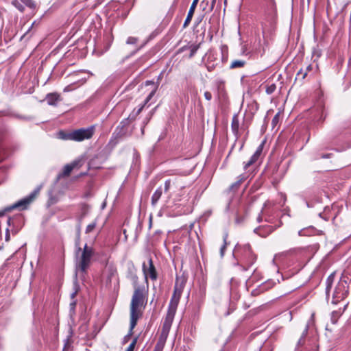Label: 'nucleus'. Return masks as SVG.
Masks as SVG:
<instances>
[{
    "label": "nucleus",
    "instance_id": "ddd939ff",
    "mask_svg": "<svg viewBox=\"0 0 351 351\" xmlns=\"http://www.w3.org/2000/svg\"><path fill=\"white\" fill-rule=\"evenodd\" d=\"M261 3L265 7L267 11L271 14L276 10L275 0H260Z\"/></svg>",
    "mask_w": 351,
    "mask_h": 351
},
{
    "label": "nucleus",
    "instance_id": "c9c22d12",
    "mask_svg": "<svg viewBox=\"0 0 351 351\" xmlns=\"http://www.w3.org/2000/svg\"><path fill=\"white\" fill-rule=\"evenodd\" d=\"M204 97L206 100L210 101L212 99V94L209 91H206L204 93Z\"/></svg>",
    "mask_w": 351,
    "mask_h": 351
},
{
    "label": "nucleus",
    "instance_id": "f3484780",
    "mask_svg": "<svg viewBox=\"0 0 351 351\" xmlns=\"http://www.w3.org/2000/svg\"><path fill=\"white\" fill-rule=\"evenodd\" d=\"M246 64L245 60H234L231 62L230 66V69H238L243 68Z\"/></svg>",
    "mask_w": 351,
    "mask_h": 351
},
{
    "label": "nucleus",
    "instance_id": "a211bd4d",
    "mask_svg": "<svg viewBox=\"0 0 351 351\" xmlns=\"http://www.w3.org/2000/svg\"><path fill=\"white\" fill-rule=\"evenodd\" d=\"M262 150H263V146L260 145L258 147V149H256V151L255 152V153L253 154V156L251 157L250 160H251L253 163H254L259 158V156L262 152Z\"/></svg>",
    "mask_w": 351,
    "mask_h": 351
},
{
    "label": "nucleus",
    "instance_id": "aec40b11",
    "mask_svg": "<svg viewBox=\"0 0 351 351\" xmlns=\"http://www.w3.org/2000/svg\"><path fill=\"white\" fill-rule=\"evenodd\" d=\"M128 123V121L127 119L124 120V121H121L120 125L118 126L117 130H118L119 128H121V130L118 134L119 136H123L125 134L126 130H125L124 128L127 125Z\"/></svg>",
    "mask_w": 351,
    "mask_h": 351
},
{
    "label": "nucleus",
    "instance_id": "a19ab883",
    "mask_svg": "<svg viewBox=\"0 0 351 351\" xmlns=\"http://www.w3.org/2000/svg\"><path fill=\"white\" fill-rule=\"evenodd\" d=\"M69 346H70V345H69V342H67V343L64 345V348H63L62 351H68V350H69Z\"/></svg>",
    "mask_w": 351,
    "mask_h": 351
},
{
    "label": "nucleus",
    "instance_id": "c03bdc74",
    "mask_svg": "<svg viewBox=\"0 0 351 351\" xmlns=\"http://www.w3.org/2000/svg\"><path fill=\"white\" fill-rule=\"evenodd\" d=\"M152 217H150V218H149V228H151V227H152Z\"/></svg>",
    "mask_w": 351,
    "mask_h": 351
},
{
    "label": "nucleus",
    "instance_id": "9d476101",
    "mask_svg": "<svg viewBox=\"0 0 351 351\" xmlns=\"http://www.w3.org/2000/svg\"><path fill=\"white\" fill-rule=\"evenodd\" d=\"M79 164H80V161L78 160H75V161H73L70 164H67L66 165L64 168H63V170H62V172L60 173L58 175V177L57 178L59 180L61 178H64V177H67L69 176L71 171L76 167H78L79 166Z\"/></svg>",
    "mask_w": 351,
    "mask_h": 351
},
{
    "label": "nucleus",
    "instance_id": "58836bf2",
    "mask_svg": "<svg viewBox=\"0 0 351 351\" xmlns=\"http://www.w3.org/2000/svg\"><path fill=\"white\" fill-rule=\"evenodd\" d=\"M254 163L251 161V160H249L248 162H245V165H244V169H247L249 167H250L252 165H253Z\"/></svg>",
    "mask_w": 351,
    "mask_h": 351
},
{
    "label": "nucleus",
    "instance_id": "49530a36",
    "mask_svg": "<svg viewBox=\"0 0 351 351\" xmlns=\"http://www.w3.org/2000/svg\"><path fill=\"white\" fill-rule=\"evenodd\" d=\"M150 119V117L146 119V121L144 122L145 125L147 124Z\"/></svg>",
    "mask_w": 351,
    "mask_h": 351
},
{
    "label": "nucleus",
    "instance_id": "393cba45",
    "mask_svg": "<svg viewBox=\"0 0 351 351\" xmlns=\"http://www.w3.org/2000/svg\"><path fill=\"white\" fill-rule=\"evenodd\" d=\"M96 226H97V221H93L91 223L88 224L86 226L85 232L86 234L91 232L95 228Z\"/></svg>",
    "mask_w": 351,
    "mask_h": 351
},
{
    "label": "nucleus",
    "instance_id": "ea45409f",
    "mask_svg": "<svg viewBox=\"0 0 351 351\" xmlns=\"http://www.w3.org/2000/svg\"><path fill=\"white\" fill-rule=\"evenodd\" d=\"M313 69V66L311 64H309L308 66H306V68L304 69V71H306V75L308 74V73L309 71H311V70Z\"/></svg>",
    "mask_w": 351,
    "mask_h": 351
},
{
    "label": "nucleus",
    "instance_id": "a18cd8bd",
    "mask_svg": "<svg viewBox=\"0 0 351 351\" xmlns=\"http://www.w3.org/2000/svg\"><path fill=\"white\" fill-rule=\"evenodd\" d=\"M303 232H304V230H300V231L299 232V235H300V236H303V235H304V234L303 233Z\"/></svg>",
    "mask_w": 351,
    "mask_h": 351
},
{
    "label": "nucleus",
    "instance_id": "473e14b6",
    "mask_svg": "<svg viewBox=\"0 0 351 351\" xmlns=\"http://www.w3.org/2000/svg\"><path fill=\"white\" fill-rule=\"evenodd\" d=\"M197 49H198V46H197V45L191 47V53H190V56H189L191 58L193 57L195 55V53H196Z\"/></svg>",
    "mask_w": 351,
    "mask_h": 351
},
{
    "label": "nucleus",
    "instance_id": "c85d7f7f",
    "mask_svg": "<svg viewBox=\"0 0 351 351\" xmlns=\"http://www.w3.org/2000/svg\"><path fill=\"white\" fill-rule=\"evenodd\" d=\"M136 342H137V338H134L132 341L131 342V343L129 345V346L127 348L126 350L125 351H134V348H135V346L136 344Z\"/></svg>",
    "mask_w": 351,
    "mask_h": 351
},
{
    "label": "nucleus",
    "instance_id": "9b49d317",
    "mask_svg": "<svg viewBox=\"0 0 351 351\" xmlns=\"http://www.w3.org/2000/svg\"><path fill=\"white\" fill-rule=\"evenodd\" d=\"M198 1H199V0H193V3L190 7V9L189 10L187 16L184 23V25H183L184 28H186L189 25V23L193 18V16L194 14L195 10V8L197 6Z\"/></svg>",
    "mask_w": 351,
    "mask_h": 351
},
{
    "label": "nucleus",
    "instance_id": "1a4fd4ad",
    "mask_svg": "<svg viewBox=\"0 0 351 351\" xmlns=\"http://www.w3.org/2000/svg\"><path fill=\"white\" fill-rule=\"evenodd\" d=\"M143 271L146 280L148 277H149L152 280H156L157 279V272L152 258L149 259L147 265L145 263L143 264Z\"/></svg>",
    "mask_w": 351,
    "mask_h": 351
},
{
    "label": "nucleus",
    "instance_id": "39448f33",
    "mask_svg": "<svg viewBox=\"0 0 351 351\" xmlns=\"http://www.w3.org/2000/svg\"><path fill=\"white\" fill-rule=\"evenodd\" d=\"M176 312V311L168 309L167 315L164 319L161 335L158 341L157 342L160 343L161 341H162L163 347L165 346V343L170 330L173 320L174 319Z\"/></svg>",
    "mask_w": 351,
    "mask_h": 351
},
{
    "label": "nucleus",
    "instance_id": "bb28decb",
    "mask_svg": "<svg viewBox=\"0 0 351 351\" xmlns=\"http://www.w3.org/2000/svg\"><path fill=\"white\" fill-rule=\"evenodd\" d=\"M23 5L30 8H35V3L32 0H20Z\"/></svg>",
    "mask_w": 351,
    "mask_h": 351
},
{
    "label": "nucleus",
    "instance_id": "6e6552de",
    "mask_svg": "<svg viewBox=\"0 0 351 351\" xmlns=\"http://www.w3.org/2000/svg\"><path fill=\"white\" fill-rule=\"evenodd\" d=\"M346 285V282H339L336 286L332 294V302L333 304H337L339 301L343 300L346 297L348 290Z\"/></svg>",
    "mask_w": 351,
    "mask_h": 351
},
{
    "label": "nucleus",
    "instance_id": "864d4df0",
    "mask_svg": "<svg viewBox=\"0 0 351 351\" xmlns=\"http://www.w3.org/2000/svg\"><path fill=\"white\" fill-rule=\"evenodd\" d=\"M270 351H271V350H270Z\"/></svg>",
    "mask_w": 351,
    "mask_h": 351
},
{
    "label": "nucleus",
    "instance_id": "4c0bfd02",
    "mask_svg": "<svg viewBox=\"0 0 351 351\" xmlns=\"http://www.w3.org/2000/svg\"><path fill=\"white\" fill-rule=\"evenodd\" d=\"M307 331H308V326L306 327V328H305V330H304V332H303V334L302 335V337L300 338V339L298 341V343H300V344L302 343V339L303 338H304V337L306 336V335L307 333Z\"/></svg>",
    "mask_w": 351,
    "mask_h": 351
},
{
    "label": "nucleus",
    "instance_id": "8fccbe9b",
    "mask_svg": "<svg viewBox=\"0 0 351 351\" xmlns=\"http://www.w3.org/2000/svg\"><path fill=\"white\" fill-rule=\"evenodd\" d=\"M146 84H152V82H149V81H147Z\"/></svg>",
    "mask_w": 351,
    "mask_h": 351
},
{
    "label": "nucleus",
    "instance_id": "f257e3e1",
    "mask_svg": "<svg viewBox=\"0 0 351 351\" xmlns=\"http://www.w3.org/2000/svg\"><path fill=\"white\" fill-rule=\"evenodd\" d=\"M132 285L134 287V293L132 297L130 311V335L132 334V330L136 326L138 319L142 316V307L145 303V288L144 285H140L138 282V278L134 277Z\"/></svg>",
    "mask_w": 351,
    "mask_h": 351
},
{
    "label": "nucleus",
    "instance_id": "f8f14e48",
    "mask_svg": "<svg viewBox=\"0 0 351 351\" xmlns=\"http://www.w3.org/2000/svg\"><path fill=\"white\" fill-rule=\"evenodd\" d=\"M45 99L49 105L56 106L58 102L62 100V98L59 94L53 93L47 94Z\"/></svg>",
    "mask_w": 351,
    "mask_h": 351
},
{
    "label": "nucleus",
    "instance_id": "a878e982",
    "mask_svg": "<svg viewBox=\"0 0 351 351\" xmlns=\"http://www.w3.org/2000/svg\"><path fill=\"white\" fill-rule=\"evenodd\" d=\"M71 134V132H64L60 131L58 134L59 137L63 140H71L70 135Z\"/></svg>",
    "mask_w": 351,
    "mask_h": 351
},
{
    "label": "nucleus",
    "instance_id": "37998d69",
    "mask_svg": "<svg viewBox=\"0 0 351 351\" xmlns=\"http://www.w3.org/2000/svg\"><path fill=\"white\" fill-rule=\"evenodd\" d=\"M330 156V154L322 155V158H329Z\"/></svg>",
    "mask_w": 351,
    "mask_h": 351
},
{
    "label": "nucleus",
    "instance_id": "2f4dec72",
    "mask_svg": "<svg viewBox=\"0 0 351 351\" xmlns=\"http://www.w3.org/2000/svg\"><path fill=\"white\" fill-rule=\"evenodd\" d=\"M162 350H163V344H162V341H161L160 343H156L153 351H162Z\"/></svg>",
    "mask_w": 351,
    "mask_h": 351
},
{
    "label": "nucleus",
    "instance_id": "de8ad7c7",
    "mask_svg": "<svg viewBox=\"0 0 351 351\" xmlns=\"http://www.w3.org/2000/svg\"><path fill=\"white\" fill-rule=\"evenodd\" d=\"M258 219V221L259 222H260V221H261V220H262V219H261V217L260 216L258 217V219Z\"/></svg>",
    "mask_w": 351,
    "mask_h": 351
},
{
    "label": "nucleus",
    "instance_id": "09e8293b",
    "mask_svg": "<svg viewBox=\"0 0 351 351\" xmlns=\"http://www.w3.org/2000/svg\"><path fill=\"white\" fill-rule=\"evenodd\" d=\"M75 294H76V293H72L71 297H72V298H74V297H75Z\"/></svg>",
    "mask_w": 351,
    "mask_h": 351
},
{
    "label": "nucleus",
    "instance_id": "5701e85b",
    "mask_svg": "<svg viewBox=\"0 0 351 351\" xmlns=\"http://www.w3.org/2000/svg\"><path fill=\"white\" fill-rule=\"evenodd\" d=\"M12 5L21 12H23L25 9L23 3L20 0H14Z\"/></svg>",
    "mask_w": 351,
    "mask_h": 351
},
{
    "label": "nucleus",
    "instance_id": "f704fd0d",
    "mask_svg": "<svg viewBox=\"0 0 351 351\" xmlns=\"http://www.w3.org/2000/svg\"><path fill=\"white\" fill-rule=\"evenodd\" d=\"M137 41V39L134 37H129L127 40L128 44H134Z\"/></svg>",
    "mask_w": 351,
    "mask_h": 351
},
{
    "label": "nucleus",
    "instance_id": "f03ea898",
    "mask_svg": "<svg viewBox=\"0 0 351 351\" xmlns=\"http://www.w3.org/2000/svg\"><path fill=\"white\" fill-rule=\"evenodd\" d=\"M80 233H77L75 241V272L81 278H84L87 274L88 269L91 265L92 258L94 255V250L86 243L84 247H80Z\"/></svg>",
    "mask_w": 351,
    "mask_h": 351
},
{
    "label": "nucleus",
    "instance_id": "0eeeda50",
    "mask_svg": "<svg viewBox=\"0 0 351 351\" xmlns=\"http://www.w3.org/2000/svg\"><path fill=\"white\" fill-rule=\"evenodd\" d=\"M184 284L183 280L180 282L178 279L176 280L173 293L169 302L168 309L176 311L183 291Z\"/></svg>",
    "mask_w": 351,
    "mask_h": 351
},
{
    "label": "nucleus",
    "instance_id": "20e7f679",
    "mask_svg": "<svg viewBox=\"0 0 351 351\" xmlns=\"http://www.w3.org/2000/svg\"><path fill=\"white\" fill-rule=\"evenodd\" d=\"M234 253L241 256V261L245 263L247 267L251 266L256 260V256L253 254L249 244L237 245L234 248Z\"/></svg>",
    "mask_w": 351,
    "mask_h": 351
},
{
    "label": "nucleus",
    "instance_id": "b1692460",
    "mask_svg": "<svg viewBox=\"0 0 351 351\" xmlns=\"http://www.w3.org/2000/svg\"><path fill=\"white\" fill-rule=\"evenodd\" d=\"M333 278H334V275L333 274H331L328 278H327V280H326V293H328L331 287H332V280H333Z\"/></svg>",
    "mask_w": 351,
    "mask_h": 351
},
{
    "label": "nucleus",
    "instance_id": "4be33fe9",
    "mask_svg": "<svg viewBox=\"0 0 351 351\" xmlns=\"http://www.w3.org/2000/svg\"><path fill=\"white\" fill-rule=\"evenodd\" d=\"M244 178L241 176L239 177V180L233 183L228 189V191H236L237 190V189L239 187V186L241 185V182L243 181Z\"/></svg>",
    "mask_w": 351,
    "mask_h": 351
},
{
    "label": "nucleus",
    "instance_id": "cd10ccee",
    "mask_svg": "<svg viewBox=\"0 0 351 351\" xmlns=\"http://www.w3.org/2000/svg\"><path fill=\"white\" fill-rule=\"evenodd\" d=\"M306 77V71H304L302 69H301L297 73V78H299L301 80H304Z\"/></svg>",
    "mask_w": 351,
    "mask_h": 351
},
{
    "label": "nucleus",
    "instance_id": "e433bc0d",
    "mask_svg": "<svg viewBox=\"0 0 351 351\" xmlns=\"http://www.w3.org/2000/svg\"><path fill=\"white\" fill-rule=\"evenodd\" d=\"M170 186H171V180H166V182L165 183V192L168 191V190L170 188Z\"/></svg>",
    "mask_w": 351,
    "mask_h": 351
},
{
    "label": "nucleus",
    "instance_id": "603ef678",
    "mask_svg": "<svg viewBox=\"0 0 351 351\" xmlns=\"http://www.w3.org/2000/svg\"><path fill=\"white\" fill-rule=\"evenodd\" d=\"M143 132H144V128H142V133H143Z\"/></svg>",
    "mask_w": 351,
    "mask_h": 351
},
{
    "label": "nucleus",
    "instance_id": "423d86ee",
    "mask_svg": "<svg viewBox=\"0 0 351 351\" xmlns=\"http://www.w3.org/2000/svg\"><path fill=\"white\" fill-rule=\"evenodd\" d=\"M94 131L95 128L93 126L73 130L70 135L71 141L80 142L90 139L93 136Z\"/></svg>",
    "mask_w": 351,
    "mask_h": 351
},
{
    "label": "nucleus",
    "instance_id": "79ce46f5",
    "mask_svg": "<svg viewBox=\"0 0 351 351\" xmlns=\"http://www.w3.org/2000/svg\"><path fill=\"white\" fill-rule=\"evenodd\" d=\"M69 90H70L69 86H67L66 87L64 88V91L66 92V91H69Z\"/></svg>",
    "mask_w": 351,
    "mask_h": 351
},
{
    "label": "nucleus",
    "instance_id": "412c9836",
    "mask_svg": "<svg viewBox=\"0 0 351 351\" xmlns=\"http://www.w3.org/2000/svg\"><path fill=\"white\" fill-rule=\"evenodd\" d=\"M276 89V85L274 83H268L265 86V91L267 94H272Z\"/></svg>",
    "mask_w": 351,
    "mask_h": 351
},
{
    "label": "nucleus",
    "instance_id": "2eb2a0df",
    "mask_svg": "<svg viewBox=\"0 0 351 351\" xmlns=\"http://www.w3.org/2000/svg\"><path fill=\"white\" fill-rule=\"evenodd\" d=\"M162 190L161 187L158 188L152 197V205L155 206L161 197Z\"/></svg>",
    "mask_w": 351,
    "mask_h": 351
},
{
    "label": "nucleus",
    "instance_id": "6ab92c4d",
    "mask_svg": "<svg viewBox=\"0 0 351 351\" xmlns=\"http://www.w3.org/2000/svg\"><path fill=\"white\" fill-rule=\"evenodd\" d=\"M262 150H263V146L260 145L258 147V149H256V151L255 152V153L253 154V156L251 157L250 160H251L253 163H254L259 158V156L262 152Z\"/></svg>",
    "mask_w": 351,
    "mask_h": 351
},
{
    "label": "nucleus",
    "instance_id": "3c124183",
    "mask_svg": "<svg viewBox=\"0 0 351 351\" xmlns=\"http://www.w3.org/2000/svg\"><path fill=\"white\" fill-rule=\"evenodd\" d=\"M9 237H6V241H8Z\"/></svg>",
    "mask_w": 351,
    "mask_h": 351
},
{
    "label": "nucleus",
    "instance_id": "72a5a7b5",
    "mask_svg": "<svg viewBox=\"0 0 351 351\" xmlns=\"http://www.w3.org/2000/svg\"><path fill=\"white\" fill-rule=\"evenodd\" d=\"M279 120V113L276 114L272 119V125L274 126L277 124Z\"/></svg>",
    "mask_w": 351,
    "mask_h": 351
},
{
    "label": "nucleus",
    "instance_id": "dca6fc26",
    "mask_svg": "<svg viewBox=\"0 0 351 351\" xmlns=\"http://www.w3.org/2000/svg\"><path fill=\"white\" fill-rule=\"evenodd\" d=\"M157 90V87L156 86L149 94V95L147 97L146 99L144 101V104L138 109V110L136 112V116L138 115L142 110L143 109L144 106L148 103V101L152 98V97L155 95Z\"/></svg>",
    "mask_w": 351,
    "mask_h": 351
},
{
    "label": "nucleus",
    "instance_id": "7ed1b4c3",
    "mask_svg": "<svg viewBox=\"0 0 351 351\" xmlns=\"http://www.w3.org/2000/svg\"><path fill=\"white\" fill-rule=\"evenodd\" d=\"M40 192V188L36 189L31 193L27 197L19 200L10 206L5 208L4 210L0 211V217L3 216L5 212L10 211L13 209L23 210L27 208L29 205L36 199Z\"/></svg>",
    "mask_w": 351,
    "mask_h": 351
},
{
    "label": "nucleus",
    "instance_id": "c756f323",
    "mask_svg": "<svg viewBox=\"0 0 351 351\" xmlns=\"http://www.w3.org/2000/svg\"><path fill=\"white\" fill-rule=\"evenodd\" d=\"M339 317V315L337 311H334L332 313L331 322L333 324H335L337 322Z\"/></svg>",
    "mask_w": 351,
    "mask_h": 351
},
{
    "label": "nucleus",
    "instance_id": "4468645a",
    "mask_svg": "<svg viewBox=\"0 0 351 351\" xmlns=\"http://www.w3.org/2000/svg\"><path fill=\"white\" fill-rule=\"evenodd\" d=\"M231 128H232V132L235 135H237L239 133V121L238 116L237 114H234L232 119Z\"/></svg>",
    "mask_w": 351,
    "mask_h": 351
},
{
    "label": "nucleus",
    "instance_id": "7c9ffc66",
    "mask_svg": "<svg viewBox=\"0 0 351 351\" xmlns=\"http://www.w3.org/2000/svg\"><path fill=\"white\" fill-rule=\"evenodd\" d=\"M227 237H228V235L226 234L224 237H223V241H224V243L223 245H222V247H221V250H220V253H221V256H223V254H224V251H225V249L226 247V239H227Z\"/></svg>",
    "mask_w": 351,
    "mask_h": 351
}]
</instances>
